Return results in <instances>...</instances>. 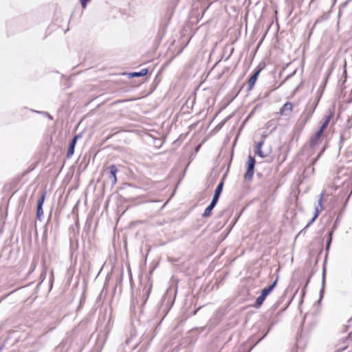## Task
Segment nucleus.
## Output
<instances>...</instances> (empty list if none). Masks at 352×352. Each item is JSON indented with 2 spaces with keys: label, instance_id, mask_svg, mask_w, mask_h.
<instances>
[{
  "label": "nucleus",
  "instance_id": "1",
  "mask_svg": "<svg viewBox=\"0 0 352 352\" xmlns=\"http://www.w3.org/2000/svg\"><path fill=\"white\" fill-rule=\"evenodd\" d=\"M176 292L173 294L172 290L168 289L163 295L161 304L157 310V315L162 318V319L167 315L171 309L174 301Z\"/></svg>",
  "mask_w": 352,
  "mask_h": 352
},
{
  "label": "nucleus",
  "instance_id": "2",
  "mask_svg": "<svg viewBox=\"0 0 352 352\" xmlns=\"http://www.w3.org/2000/svg\"><path fill=\"white\" fill-rule=\"evenodd\" d=\"M223 184H224V182H223V180H221L217 186L216 187L214 193L213 195L212 199L210 204L205 209V210L202 214L203 217H208L211 215L212 211L213 208L215 207V206L217 205V204L219 201V197L222 192Z\"/></svg>",
  "mask_w": 352,
  "mask_h": 352
},
{
  "label": "nucleus",
  "instance_id": "3",
  "mask_svg": "<svg viewBox=\"0 0 352 352\" xmlns=\"http://www.w3.org/2000/svg\"><path fill=\"white\" fill-rule=\"evenodd\" d=\"M278 279V277L277 276L276 278L271 285L262 289L260 296L256 298L255 303L254 305V307L259 308L263 305L267 296L273 291V289L276 286Z\"/></svg>",
  "mask_w": 352,
  "mask_h": 352
},
{
  "label": "nucleus",
  "instance_id": "4",
  "mask_svg": "<svg viewBox=\"0 0 352 352\" xmlns=\"http://www.w3.org/2000/svg\"><path fill=\"white\" fill-rule=\"evenodd\" d=\"M151 288H152L151 284H149V285L148 287L146 286L144 287V289L143 290L142 297V302L140 304L138 300H136V301H135L134 300H132L131 304V309H135V305H137L139 307L140 311H142V306L146 303V300H148V296L151 293Z\"/></svg>",
  "mask_w": 352,
  "mask_h": 352
},
{
  "label": "nucleus",
  "instance_id": "5",
  "mask_svg": "<svg viewBox=\"0 0 352 352\" xmlns=\"http://www.w3.org/2000/svg\"><path fill=\"white\" fill-rule=\"evenodd\" d=\"M256 160L254 157L252 155L248 156V160L247 162V170L244 175V177L245 179L250 181L252 179L254 172V166H255Z\"/></svg>",
  "mask_w": 352,
  "mask_h": 352
},
{
  "label": "nucleus",
  "instance_id": "6",
  "mask_svg": "<svg viewBox=\"0 0 352 352\" xmlns=\"http://www.w3.org/2000/svg\"><path fill=\"white\" fill-rule=\"evenodd\" d=\"M263 67H260V65H258L255 69L254 73L250 76V78H249V80H248V91H250L254 87V86L257 80L258 76H259V74L263 70Z\"/></svg>",
  "mask_w": 352,
  "mask_h": 352
},
{
  "label": "nucleus",
  "instance_id": "7",
  "mask_svg": "<svg viewBox=\"0 0 352 352\" xmlns=\"http://www.w3.org/2000/svg\"><path fill=\"white\" fill-rule=\"evenodd\" d=\"M45 192H43L37 202L36 218L38 221H41V217L43 215V206L45 201Z\"/></svg>",
  "mask_w": 352,
  "mask_h": 352
},
{
  "label": "nucleus",
  "instance_id": "8",
  "mask_svg": "<svg viewBox=\"0 0 352 352\" xmlns=\"http://www.w3.org/2000/svg\"><path fill=\"white\" fill-rule=\"evenodd\" d=\"M107 170L109 174V179L111 181V185L114 186L117 182L116 173L118 168L116 165L112 164L108 166Z\"/></svg>",
  "mask_w": 352,
  "mask_h": 352
},
{
  "label": "nucleus",
  "instance_id": "9",
  "mask_svg": "<svg viewBox=\"0 0 352 352\" xmlns=\"http://www.w3.org/2000/svg\"><path fill=\"white\" fill-rule=\"evenodd\" d=\"M81 136L80 135H76L70 141L69 145L67 151V157L68 158L72 157V156L74 155L75 146L76 145L77 140L78 138H80Z\"/></svg>",
  "mask_w": 352,
  "mask_h": 352
},
{
  "label": "nucleus",
  "instance_id": "10",
  "mask_svg": "<svg viewBox=\"0 0 352 352\" xmlns=\"http://www.w3.org/2000/svg\"><path fill=\"white\" fill-rule=\"evenodd\" d=\"M322 134L323 132L321 131V130H318L311 136L309 140V146L311 148H314L318 144Z\"/></svg>",
  "mask_w": 352,
  "mask_h": 352
},
{
  "label": "nucleus",
  "instance_id": "11",
  "mask_svg": "<svg viewBox=\"0 0 352 352\" xmlns=\"http://www.w3.org/2000/svg\"><path fill=\"white\" fill-rule=\"evenodd\" d=\"M293 104L290 102H285L280 109L279 113L280 115L288 116L292 111Z\"/></svg>",
  "mask_w": 352,
  "mask_h": 352
},
{
  "label": "nucleus",
  "instance_id": "12",
  "mask_svg": "<svg viewBox=\"0 0 352 352\" xmlns=\"http://www.w3.org/2000/svg\"><path fill=\"white\" fill-rule=\"evenodd\" d=\"M331 118H332V112L331 111V110H329V114L325 115L324 116L322 123L321 126H320L319 130H321V131L324 132V131L328 126Z\"/></svg>",
  "mask_w": 352,
  "mask_h": 352
},
{
  "label": "nucleus",
  "instance_id": "13",
  "mask_svg": "<svg viewBox=\"0 0 352 352\" xmlns=\"http://www.w3.org/2000/svg\"><path fill=\"white\" fill-rule=\"evenodd\" d=\"M323 196H324V193L322 192L320 195V197L318 199V205L316 206L315 208V213H314V215L316 217H318L320 212L322 210V199H323Z\"/></svg>",
  "mask_w": 352,
  "mask_h": 352
},
{
  "label": "nucleus",
  "instance_id": "14",
  "mask_svg": "<svg viewBox=\"0 0 352 352\" xmlns=\"http://www.w3.org/2000/svg\"><path fill=\"white\" fill-rule=\"evenodd\" d=\"M148 73V69H142L140 72H134L129 74V77H141L146 75Z\"/></svg>",
  "mask_w": 352,
  "mask_h": 352
},
{
  "label": "nucleus",
  "instance_id": "15",
  "mask_svg": "<svg viewBox=\"0 0 352 352\" xmlns=\"http://www.w3.org/2000/svg\"><path fill=\"white\" fill-rule=\"evenodd\" d=\"M323 151H321L319 154L316 156V157H315L312 162H311V164L309 166H307L305 171V172H309L310 173H313L314 171V168L313 167V166L316 164V162H317V160L319 159V157H320V155H322Z\"/></svg>",
  "mask_w": 352,
  "mask_h": 352
},
{
  "label": "nucleus",
  "instance_id": "16",
  "mask_svg": "<svg viewBox=\"0 0 352 352\" xmlns=\"http://www.w3.org/2000/svg\"><path fill=\"white\" fill-rule=\"evenodd\" d=\"M350 137V132L348 131H344L340 133V144H342L344 141L349 138Z\"/></svg>",
  "mask_w": 352,
  "mask_h": 352
},
{
  "label": "nucleus",
  "instance_id": "17",
  "mask_svg": "<svg viewBox=\"0 0 352 352\" xmlns=\"http://www.w3.org/2000/svg\"><path fill=\"white\" fill-rule=\"evenodd\" d=\"M332 235H333V231L329 232V233H328V239H327V240L326 241V247H325V250L327 252H328L329 248H330L331 243V241H332Z\"/></svg>",
  "mask_w": 352,
  "mask_h": 352
},
{
  "label": "nucleus",
  "instance_id": "18",
  "mask_svg": "<svg viewBox=\"0 0 352 352\" xmlns=\"http://www.w3.org/2000/svg\"><path fill=\"white\" fill-rule=\"evenodd\" d=\"M274 324V322H272L271 323V324L270 325V327H268V329H267L266 332L258 340V341L254 344V346L252 347H254L255 345H256L259 342H261L268 334V333L270 331V330L272 329Z\"/></svg>",
  "mask_w": 352,
  "mask_h": 352
},
{
  "label": "nucleus",
  "instance_id": "19",
  "mask_svg": "<svg viewBox=\"0 0 352 352\" xmlns=\"http://www.w3.org/2000/svg\"><path fill=\"white\" fill-rule=\"evenodd\" d=\"M325 270H323L322 273V288L320 291V299L322 298L323 294H324V283H325Z\"/></svg>",
  "mask_w": 352,
  "mask_h": 352
},
{
  "label": "nucleus",
  "instance_id": "20",
  "mask_svg": "<svg viewBox=\"0 0 352 352\" xmlns=\"http://www.w3.org/2000/svg\"><path fill=\"white\" fill-rule=\"evenodd\" d=\"M325 270H323L322 273V288L320 291V299L322 298L323 294H324V283H325Z\"/></svg>",
  "mask_w": 352,
  "mask_h": 352
},
{
  "label": "nucleus",
  "instance_id": "21",
  "mask_svg": "<svg viewBox=\"0 0 352 352\" xmlns=\"http://www.w3.org/2000/svg\"><path fill=\"white\" fill-rule=\"evenodd\" d=\"M255 154L258 155V156H260L262 158H264L265 157H267L268 155L267 153H264L261 148H255Z\"/></svg>",
  "mask_w": 352,
  "mask_h": 352
},
{
  "label": "nucleus",
  "instance_id": "22",
  "mask_svg": "<svg viewBox=\"0 0 352 352\" xmlns=\"http://www.w3.org/2000/svg\"><path fill=\"white\" fill-rule=\"evenodd\" d=\"M317 219V217H316L315 215H314V217L311 218V219L308 222V223L306 225V226L304 228L303 230H305L306 228H307L308 227H309L315 221L316 219Z\"/></svg>",
  "mask_w": 352,
  "mask_h": 352
},
{
  "label": "nucleus",
  "instance_id": "23",
  "mask_svg": "<svg viewBox=\"0 0 352 352\" xmlns=\"http://www.w3.org/2000/svg\"><path fill=\"white\" fill-rule=\"evenodd\" d=\"M90 0H80L82 7L85 9Z\"/></svg>",
  "mask_w": 352,
  "mask_h": 352
},
{
  "label": "nucleus",
  "instance_id": "24",
  "mask_svg": "<svg viewBox=\"0 0 352 352\" xmlns=\"http://www.w3.org/2000/svg\"><path fill=\"white\" fill-rule=\"evenodd\" d=\"M264 140H261L259 142H258L256 145L255 148H261L262 146L263 145Z\"/></svg>",
  "mask_w": 352,
  "mask_h": 352
},
{
  "label": "nucleus",
  "instance_id": "25",
  "mask_svg": "<svg viewBox=\"0 0 352 352\" xmlns=\"http://www.w3.org/2000/svg\"><path fill=\"white\" fill-rule=\"evenodd\" d=\"M40 113H42V114H45V115H46V116H47V117L49 119H50V120H53V117H52L50 114H49L47 112H40Z\"/></svg>",
  "mask_w": 352,
  "mask_h": 352
},
{
  "label": "nucleus",
  "instance_id": "26",
  "mask_svg": "<svg viewBox=\"0 0 352 352\" xmlns=\"http://www.w3.org/2000/svg\"><path fill=\"white\" fill-rule=\"evenodd\" d=\"M338 222V219H336V220L335 221L334 224H333V226L332 227V230L331 231L333 232L336 229Z\"/></svg>",
  "mask_w": 352,
  "mask_h": 352
},
{
  "label": "nucleus",
  "instance_id": "27",
  "mask_svg": "<svg viewBox=\"0 0 352 352\" xmlns=\"http://www.w3.org/2000/svg\"><path fill=\"white\" fill-rule=\"evenodd\" d=\"M352 121V114H351V116L350 117V118L348 119V121H347V126L349 128H351V122Z\"/></svg>",
  "mask_w": 352,
  "mask_h": 352
},
{
  "label": "nucleus",
  "instance_id": "28",
  "mask_svg": "<svg viewBox=\"0 0 352 352\" xmlns=\"http://www.w3.org/2000/svg\"><path fill=\"white\" fill-rule=\"evenodd\" d=\"M317 105V102L315 104L314 107H313L312 111L309 113L308 117H311L314 111V109H316Z\"/></svg>",
  "mask_w": 352,
  "mask_h": 352
},
{
  "label": "nucleus",
  "instance_id": "29",
  "mask_svg": "<svg viewBox=\"0 0 352 352\" xmlns=\"http://www.w3.org/2000/svg\"><path fill=\"white\" fill-rule=\"evenodd\" d=\"M351 192H352V191H351V192H350V194L348 195V197H347V198H346V202H347V201L349 200V197H350V195H351Z\"/></svg>",
  "mask_w": 352,
  "mask_h": 352
},
{
  "label": "nucleus",
  "instance_id": "30",
  "mask_svg": "<svg viewBox=\"0 0 352 352\" xmlns=\"http://www.w3.org/2000/svg\"><path fill=\"white\" fill-rule=\"evenodd\" d=\"M320 19H317V20L316 21V22H315V24H316V23H318V22H320Z\"/></svg>",
  "mask_w": 352,
  "mask_h": 352
},
{
  "label": "nucleus",
  "instance_id": "31",
  "mask_svg": "<svg viewBox=\"0 0 352 352\" xmlns=\"http://www.w3.org/2000/svg\"><path fill=\"white\" fill-rule=\"evenodd\" d=\"M46 234H47V230L45 229V231H44V234L43 235L45 236Z\"/></svg>",
  "mask_w": 352,
  "mask_h": 352
},
{
  "label": "nucleus",
  "instance_id": "32",
  "mask_svg": "<svg viewBox=\"0 0 352 352\" xmlns=\"http://www.w3.org/2000/svg\"><path fill=\"white\" fill-rule=\"evenodd\" d=\"M12 294V292H9V294H7V295L8 296V295H10V294Z\"/></svg>",
  "mask_w": 352,
  "mask_h": 352
},
{
  "label": "nucleus",
  "instance_id": "33",
  "mask_svg": "<svg viewBox=\"0 0 352 352\" xmlns=\"http://www.w3.org/2000/svg\"><path fill=\"white\" fill-rule=\"evenodd\" d=\"M12 294V292H9V294H7V295L8 296V295H10V294Z\"/></svg>",
  "mask_w": 352,
  "mask_h": 352
}]
</instances>
